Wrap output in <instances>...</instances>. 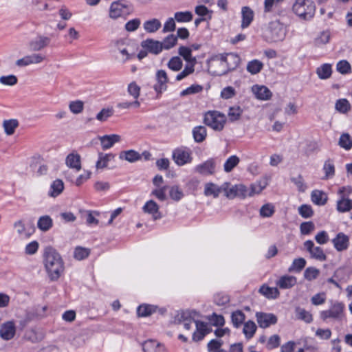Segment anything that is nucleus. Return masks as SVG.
Here are the masks:
<instances>
[{
	"instance_id": "de8ad7c7",
	"label": "nucleus",
	"mask_w": 352,
	"mask_h": 352,
	"mask_svg": "<svg viewBox=\"0 0 352 352\" xmlns=\"http://www.w3.org/2000/svg\"><path fill=\"white\" fill-rule=\"evenodd\" d=\"M240 162L239 158L236 155H232L228 158L223 165L224 171L230 173L236 167Z\"/></svg>"
},
{
	"instance_id": "4c0bfd02",
	"label": "nucleus",
	"mask_w": 352,
	"mask_h": 352,
	"mask_svg": "<svg viewBox=\"0 0 352 352\" xmlns=\"http://www.w3.org/2000/svg\"><path fill=\"white\" fill-rule=\"evenodd\" d=\"M53 225V221L52 218L48 215H44L41 217L37 223L38 228L43 231L46 232L49 230Z\"/></svg>"
},
{
	"instance_id": "20e7f679",
	"label": "nucleus",
	"mask_w": 352,
	"mask_h": 352,
	"mask_svg": "<svg viewBox=\"0 0 352 352\" xmlns=\"http://www.w3.org/2000/svg\"><path fill=\"white\" fill-rule=\"evenodd\" d=\"M114 52L117 53L116 58L121 63H125L135 57V53L131 52L129 45L124 39L116 40L113 42Z\"/></svg>"
},
{
	"instance_id": "b1692460",
	"label": "nucleus",
	"mask_w": 352,
	"mask_h": 352,
	"mask_svg": "<svg viewBox=\"0 0 352 352\" xmlns=\"http://www.w3.org/2000/svg\"><path fill=\"white\" fill-rule=\"evenodd\" d=\"M336 210L339 212H346L352 210V199L342 195L336 203Z\"/></svg>"
},
{
	"instance_id": "bb28decb",
	"label": "nucleus",
	"mask_w": 352,
	"mask_h": 352,
	"mask_svg": "<svg viewBox=\"0 0 352 352\" xmlns=\"http://www.w3.org/2000/svg\"><path fill=\"white\" fill-rule=\"evenodd\" d=\"M311 199L313 203L318 206H324L327 200V195L322 190H315L311 192Z\"/></svg>"
},
{
	"instance_id": "3c124183",
	"label": "nucleus",
	"mask_w": 352,
	"mask_h": 352,
	"mask_svg": "<svg viewBox=\"0 0 352 352\" xmlns=\"http://www.w3.org/2000/svg\"><path fill=\"white\" fill-rule=\"evenodd\" d=\"M174 19L179 23L189 22L192 19V14L190 11L177 12L175 13Z\"/></svg>"
},
{
	"instance_id": "473e14b6",
	"label": "nucleus",
	"mask_w": 352,
	"mask_h": 352,
	"mask_svg": "<svg viewBox=\"0 0 352 352\" xmlns=\"http://www.w3.org/2000/svg\"><path fill=\"white\" fill-rule=\"evenodd\" d=\"M223 191L222 185L219 186L213 183H208L205 186L204 194L206 196H213L216 198Z\"/></svg>"
},
{
	"instance_id": "f3484780",
	"label": "nucleus",
	"mask_w": 352,
	"mask_h": 352,
	"mask_svg": "<svg viewBox=\"0 0 352 352\" xmlns=\"http://www.w3.org/2000/svg\"><path fill=\"white\" fill-rule=\"evenodd\" d=\"M195 323L196 324V331L193 333L192 340L198 342L201 340L210 330L208 328L207 324L204 322L196 320Z\"/></svg>"
},
{
	"instance_id": "0eeeda50",
	"label": "nucleus",
	"mask_w": 352,
	"mask_h": 352,
	"mask_svg": "<svg viewBox=\"0 0 352 352\" xmlns=\"http://www.w3.org/2000/svg\"><path fill=\"white\" fill-rule=\"evenodd\" d=\"M285 30L278 21H272L269 23L266 30V36L272 42L283 41L285 37Z\"/></svg>"
},
{
	"instance_id": "a18cd8bd",
	"label": "nucleus",
	"mask_w": 352,
	"mask_h": 352,
	"mask_svg": "<svg viewBox=\"0 0 352 352\" xmlns=\"http://www.w3.org/2000/svg\"><path fill=\"white\" fill-rule=\"evenodd\" d=\"M193 138L197 142H202L206 137V129L203 126H198L192 131Z\"/></svg>"
},
{
	"instance_id": "774afa93",
	"label": "nucleus",
	"mask_w": 352,
	"mask_h": 352,
	"mask_svg": "<svg viewBox=\"0 0 352 352\" xmlns=\"http://www.w3.org/2000/svg\"><path fill=\"white\" fill-rule=\"evenodd\" d=\"M298 212L303 218H310L314 214V211L309 205L303 204L298 208Z\"/></svg>"
},
{
	"instance_id": "e433bc0d",
	"label": "nucleus",
	"mask_w": 352,
	"mask_h": 352,
	"mask_svg": "<svg viewBox=\"0 0 352 352\" xmlns=\"http://www.w3.org/2000/svg\"><path fill=\"white\" fill-rule=\"evenodd\" d=\"M322 169L324 173L323 179L332 178L335 175V166L332 160H327L324 163Z\"/></svg>"
},
{
	"instance_id": "dca6fc26",
	"label": "nucleus",
	"mask_w": 352,
	"mask_h": 352,
	"mask_svg": "<svg viewBox=\"0 0 352 352\" xmlns=\"http://www.w3.org/2000/svg\"><path fill=\"white\" fill-rule=\"evenodd\" d=\"M141 45L144 49L154 54H160L163 50L161 42L151 38L143 41Z\"/></svg>"
},
{
	"instance_id": "a211bd4d",
	"label": "nucleus",
	"mask_w": 352,
	"mask_h": 352,
	"mask_svg": "<svg viewBox=\"0 0 352 352\" xmlns=\"http://www.w3.org/2000/svg\"><path fill=\"white\" fill-rule=\"evenodd\" d=\"M144 352H166L164 345L153 340H148L142 344Z\"/></svg>"
},
{
	"instance_id": "e2e57ef3",
	"label": "nucleus",
	"mask_w": 352,
	"mask_h": 352,
	"mask_svg": "<svg viewBox=\"0 0 352 352\" xmlns=\"http://www.w3.org/2000/svg\"><path fill=\"white\" fill-rule=\"evenodd\" d=\"M127 92L133 98L134 100H138L140 94V87L136 82H132L128 85Z\"/></svg>"
},
{
	"instance_id": "7ed1b4c3",
	"label": "nucleus",
	"mask_w": 352,
	"mask_h": 352,
	"mask_svg": "<svg viewBox=\"0 0 352 352\" xmlns=\"http://www.w3.org/2000/svg\"><path fill=\"white\" fill-rule=\"evenodd\" d=\"M240 57L234 53H227L221 54V63L226 64L222 69H215L213 73L216 76H223L227 74L229 72L234 70L239 65Z\"/></svg>"
},
{
	"instance_id": "680f3d73",
	"label": "nucleus",
	"mask_w": 352,
	"mask_h": 352,
	"mask_svg": "<svg viewBox=\"0 0 352 352\" xmlns=\"http://www.w3.org/2000/svg\"><path fill=\"white\" fill-rule=\"evenodd\" d=\"M196 64L187 63L184 69V70L177 74L176 76L177 80H181L183 78H186L188 75L192 74L195 71V65Z\"/></svg>"
},
{
	"instance_id": "393cba45",
	"label": "nucleus",
	"mask_w": 352,
	"mask_h": 352,
	"mask_svg": "<svg viewBox=\"0 0 352 352\" xmlns=\"http://www.w3.org/2000/svg\"><path fill=\"white\" fill-rule=\"evenodd\" d=\"M64 190V183L60 179H55L50 185L48 195L51 197H56Z\"/></svg>"
},
{
	"instance_id": "79ce46f5",
	"label": "nucleus",
	"mask_w": 352,
	"mask_h": 352,
	"mask_svg": "<svg viewBox=\"0 0 352 352\" xmlns=\"http://www.w3.org/2000/svg\"><path fill=\"white\" fill-rule=\"evenodd\" d=\"M256 329V324L252 320H248L244 323L243 332L247 339H250L254 336Z\"/></svg>"
},
{
	"instance_id": "1a4fd4ad",
	"label": "nucleus",
	"mask_w": 352,
	"mask_h": 352,
	"mask_svg": "<svg viewBox=\"0 0 352 352\" xmlns=\"http://www.w3.org/2000/svg\"><path fill=\"white\" fill-rule=\"evenodd\" d=\"M191 151L187 148H177L173 152V158L178 166L190 163L192 158Z\"/></svg>"
},
{
	"instance_id": "6ab92c4d",
	"label": "nucleus",
	"mask_w": 352,
	"mask_h": 352,
	"mask_svg": "<svg viewBox=\"0 0 352 352\" xmlns=\"http://www.w3.org/2000/svg\"><path fill=\"white\" fill-rule=\"evenodd\" d=\"M143 210L146 213L153 215L155 220L159 219L162 217L159 212V206L153 200L148 201L143 207Z\"/></svg>"
},
{
	"instance_id": "864d4df0",
	"label": "nucleus",
	"mask_w": 352,
	"mask_h": 352,
	"mask_svg": "<svg viewBox=\"0 0 352 352\" xmlns=\"http://www.w3.org/2000/svg\"><path fill=\"white\" fill-rule=\"evenodd\" d=\"M320 274V270L314 267H309L304 272V278L311 281L316 279Z\"/></svg>"
},
{
	"instance_id": "412c9836",
	"label": "nucleus",
	"mask_w": 352,
	"mask_h": 352,
	"mask_svg": "<svg viewBox=\"0 0 352 352\" xmlns=\"http://www.w3.org/2000/svg\"><path fill=\"white\" fill-rule=\"evenodd\" d=\"M252 91L259 100H266L272 96V92L265 86L254 85L252 87Z\"/></svg>"
},
{
	"instance_id": "f03ea898",
	"label": "nucleus",
	"mask_w": 352,
	"mask_h": 352,
	"mask_svg": "<svg viewBox=\"0 0 352 352\" xmlns=\"http://www.w3.org/2000/svg\"><path fill=\"white\" fill-rule=\"evenodd\" d=\"M292 10L301 20L309 21L315 14L316 6L311 0H296Z\"/></svg>"
},
{
	"instance_id": "ea45409f",
	"label": "nucleus",
	"mask_w": 352,
	"mask_h": 352,
	"mask_svg": "<svg viewBox=\"0 0 352 352\" xmlns=\"http://www.w3.org/2000/svg\"><path fill=\"white\" fill-rule=\"evenodd\" d=\"M263 67V63L257 59H254L248 63L246 69L249 73L254 75L259 73Z\"/></svg>"
},
{
	"instance_id": "9d476101",
	"label": "nucleus",
	"mask_w": 352,
	"mask_h": 352,
	"mask_svg": "<svg viewBox=\"0 0 352 352\" xmlns=\"http://www.w3.org/2000/svg\"><path fill=\"white\" fill-rule=\"evenodd\" d=\"M51 43V38L42 34H38L36 38L31 40L28 43L30 51L38 52L48 47Z\"/></svg>"
},
{
	"instance_id": "a878e982",
	"label": "nucleus",
	"mask_w": 352,
	"mask_h": 352,
	"mask_svg": "<svg viewBox=\"0 0 352 352\" xmlns=\"http://www.w3.org/2000/svg\"><path fill=\"white\" fill-rule=\"evenodd\" d=\"M119 158L133 163L141 160L142 155L134 150H128L120 152Z\"/></svg>"
},
{
	"instance_id": "09e8293b",
	"label": "nucleus",
	"mask_w": 352,
	"mask_h": 352,
	"mask_svg": "<svg viewBox=\"0 0 352 352\" xmlns=\"http://www.w3.org/2000/svg\"><path fill=\"white\" fill-rule=\"evenodd\" d=\"M335 108L340 113H346L350 110L351 104L346 99L342 98L336 101Z\"/></svg>"
},
{
	"instance_id": "6e6d98bb",
	"label": "nucleus",
	"mask_w": 352,
	"mask_h": 352,
	"mask_svg": "<svg viewBox=\"0 0 352 352\" xmlns=\"http://www.w3.org/2000/svg\"><path fill=\"white\" fill-rule=\"evenodd\" d=\"M306 263V260L303 258H295L289 268V271L300 272L305 267Z\"/></svg>"
},
{
	"instance_id": "0e129e2a",
	"label": "nucleus",
	"mask_w": 352,
	"mask_h": 352,
	"mask_svg": "<svg viewBox=\"0 0 352 352\" xmlns=\"http://www.w3.org/2000/svg\"><path fill=\"white\" fill-rule=\"evenodd\" d=\"M18 82V79L14 75L2 76L0 77V83L6 86H14Z\"/></svg>"
},
{
	"instance_id": "a19ab883",
	"label": "nucleus",
	"mask_w": 352,
	"mask_h": 352,
	"mask_svg": "<svg viewBox=\"0 0 352 352\" xmlns=\"http://www.w3.org/2000/svg\"><path fill=\"white\" fill-rule=\"evenodd\" d=\"M157 307L151 305H142L138 307L137 313L139 316L146 317L156 311Z\"/></svg>"
},
{
	"instance_id": "39448f33",
	"label": "nucleus",
	"mask_w": 352,
	"mask_h": 352,
	"mask_svg": "<svg viewBox=\"0 0 352 352\" xmlns=\"http://www.w3.org/2000/svg\"><path fill=\"white\" fill-rule=\"evenodd\" d=\"M226 116L217 111H209L206 113L204 123L215 131H221L225 125Z\"/></svg>"
},
{
	"instance_id": "c03bdc74",
	"label": "nucleus",
	"mask_w": 352,
	"mask_h": 352,
	"mask_svg": "<svg viewBox=\"0 0 352 352\" xmlns=\"http://www.w3.org/2000/svg\"><path fill=\"white\" fill-rule=\"evenodd\" d=\"M243 110L240 107H230L228 109V117L230 122H235L240 119Z\"/></svg>"
},
{
	"instance_id": "37998d69",
	"label": "nucleus",
	"mask_w": 352,
	"mask_h": 352,
	"mask_svg": "<svg viewBox=\"0 0 352 352\" xmlns=\"http://www.w3.org/2000/svg\"><path fill=\"white\" fill-rule=\"evenodd\" d=\"M98 160L96 162V167L97 169L103 168L107 166L108 162L114 157L112 154H104L99 153Z\"/></svg>"
},
{
	"instance_id": "c85d7f7f",
	"label": "nucleus",
	"mask_w": 352,
	"mask_h": 352,
	"mask_svg": "<svg viewBox=\"0 0 352 352\" xmlns=\"http://www.w3.org/2000/svg\"><path fill=\"white\" fill-rule=\"evenodd\" d=\"M297 283V279L293 276H283L280 278L276 285L281 289H289Z\"/></svg>"
},
{
	"instance_id": "49530a36",
	"label": "nucleus",
	"mask_w": 352,
	"mask_h": 352,
	"mask_svg": "<svg viewBox=\"0 0 352 352\" xmlns=\"http://www.w3.org/2000/svg\"><path fill=\"white\" fill-rule=\"evenodd\" d=\"M338 144L345 150H350L352 148V138L347 133H342L340 137Z\"/></svg>"
},
{
	"instance_id": "5fc2aeb1",
	"label": "nucleus",
	"mask_w": 352,
	"mask_h": 352,
	"mask_svg": "<svg viewBox=\"0 0 352 352\" xmlns=\"http://www.w3.org/2000/svg\"><path fill=\"white\" fill-rule=\"evenodd\" d=\"M231 319L233 325L238 328L245 320V314L240 310L234 311L232 314Z\"/></svg>"
},
{
	"instance_id": "2f4dec72",
	"label": "nucleus",
	"mask_w": 352,
	"mask_h": 352,
	"mask_svg": "<svg viewBox=\"0 0 352 352\" xmlns=\"http://www.w3.org/2000/svg\"><path fill=\"white\" fill-rule=\"evenodd\" d=\"M25 338L26 340L33 343H36L41 341L43 339L44 334L41 331L35 329H31L26 331Z\"/></svg>"
},
{
	"instance_id": "f704fd0d",
	"label": "nucleus",
	"mask_w": 352,
	"mask_h": 352,
	"mask_svg": "<svg viewBox=\"0 0 352 352\" xmlns=\"http://www.w3.org/2000/svg\"><path fill=\"white\" fill-rule=\"evenodd\" d=\"M332 73L331 65L324 63L318 67L316 69V74L319 78L324 80L330 78Z\"/></svg>"
},
{
	"instance_id": "052dcab7",
	"label": "nucleus",
	"mask_w": 352,
	"mask_h": 352,
	"mask_svg": "<svg viewBox=\"0 0 352 352\" xmlns=\"http://www.w3.org/2000/svg\"><path fill=\"white\" fill-rule=\"evenodd\" d=\"M183 65L182 60L179 56L172 57L168 63V67L173 71H179Z\"/></svg>"
},
{
	"instance_id": "8fccbe9b",
	"label": "nucleus",
	"mask_w": 352,
	"mask_h": 352,
	"mask_svg": "<svg viewBox=\"0 0 352 352\" xmlns=\"http://www.w3.org/2000/svg\"><path fill=\"white\" fill-rule=\"evenodd\" d=\"M296 316L298 319L303 320L307 323H310L313 320L312 315L309 311L300 307L296 309Z\"/></svg>"
},
{
	"instance_id": "4468645a",
	"label": "nucleus",
	"mask_w": 352,
	"mask_h": 352,
	"mask_svg": "<svg viewBox=\"0 0 352 352\" xmlns=\"http://www.w3.org/2000/svg\"><path fill=\"white\" fill-rule=\"evenodd\" d=\"M16 327L12 321L3 323L0 328V336L4 340H11L15 335Z\"/></svg>"
},
{
	"instance_id": "69168bd1",
	"label": "nucleus",
	"mask_w": 352,
	"mask_h": 352,
	"mask_svg": "<svg viewBox=\"0 0 352 352\" xmlns=\"http://www.w3.org/2000/svg\"><path fill=\"white\" fill-rule=\"evenodd\" d=\"M69 110L74 114L81 113L84 108V103L81 100L72 101L69 104Z\"/></svg>"
},
{
	"instance_id": "338daca9",
	"label": "nucleus",
	"mask_w": 352,
	"mask_h": 352,
	"mask_svg": "<svg viewBox=\"0 0 352 352\" xmlns=\"http://www.w3.org/2000/svg\"><path fill=\"white\" fill-rule=\"evenodd\" d=\"M330 38V34L328 32H322L316 38L314 41L315 45L320 47L327 44Z\"/></svg>"
},
{
	"instance_id": "bf43d9fd",
	"label": "nucleus",
	"mask_w": 352,
	"mask_h": 352,
	"mask_svg": "<svg viewBox=\"0 0 352 352\" xmlns=\"http://www.w3.org/2000/svg\"><path fill=\"white\" fill-rule=\"evenodd\" d=\"M275 212V208L272 204H265L260 209V215L262 217H270Z\"/></svg>"
},
{
	"instance_id": "423d86ee",
	"label": "nucleus",
	"mask_w": 352,
	"mask_h": 352,
	"mask_svg": "<svg viewBox=\"0 0 352 352\" xmlns=\"http://www.w3.org/2000/svg\"><path fill=\"white\" fill-rule=\"evenodd\" d=\"M130 12L129 5L124 1L119 0L111 4L109 16L113 19H117L120 17H125L130 14Z\"/></svg>"
},
{
	"instance_id": "603ef678",
	"label": "nucleus",
	"mask_w": 352,
	"mask_h": 352,
	"mask_svg": "<svg viewBox=\"0 0 352 352\" xmlns=\"http://www.w3.org/2000/svg\"><path fill=\"white\" fill-rule=\"evenodd\" d=\"M222 188L223 190L225 195L229 199H233L235 197H237L236 189L235 188V185L232 186L228 182H225L222 184Z\"/></svg>"
},
{
	"instance_id": "f8f14e48",
	"label": "nucleus",
	"mask_w": 352,
	"mask_h": 352,
	"mask_svg": "<svg viewBox=\"0 0 352 352\" xmlns=\"http://www.w3.org/2000/svg\"><path fill=\"white\" fill-rule=\"evenodd\" d=\"M256 318L261 328H267L271 324H276L277 322V318L273 314L257 312L256 314Z\"/></svg>"
},
{
	"instance_id": "58836bf2",
	"label": "nucleus",
	"mask_w": 352,
	"mask_h": 352,
	"mask_svg": "<svg viewBox=\"0 0 352 352\" xmlns=\"http://www.w3.org/2000/svg\"><path fill=\"white\" fill-rule=\"evenodd\" d=\"M3 126L6 135H11L19 126V122L16 119L6 120L3 122Z\"/></svg>"
},
{
	"instance_id": "4d7b16f0",
	"label": "nucleus",
	"mask_w": 352,
	"mask_h": 352,
	"mask_svg": "<svg viewBox=\"0 0 352 352\" xmlns=\"http://www.w3.org/2000/svg\"><path fill=\"white\" fill-rule=\"evenodd\" d=\"M89 254V249L78 246L74 250V256L76 259L81 261L88 257Z\"/></svg>"
},
{
	"instance_id": "4be33fe9",
	"label": "nucleus",
	"mask_w": 352,
	"mask_h": 352,
	"mask_svg": "<svg viewBox=\"0 0 352 352\" xmlns=\"http://www.w3.org/2000/svg\"><path fill=\"white\" fill-rule=\"evenodd\" d=\"M156 78L157 84L155 85V90L157 92H162L166 90V83L168 82V76L164 70H159L157 72Z\"/></svg>"
},
{
	"instance_id": "7c9ffc66",
	"label": "nucleus",
	"mask_w": 352,
	"mask_h": 352,
	"mask_svg": "<svg viewBox=\"0 0 352 352\" xmlns=\"http://www.w3.org/2000/svg\"><path fill=\"white\" fill-rule=\"evenodd\" d=\"M178 54L182 56L187 63L196 64L197 58L192 56V50L186 46H180L178 50Z\"/></svg>"
},
{
	"instance_id": "aec40b11",
	"label": "nucleus",
	"mask_w": 352,
	"mask_h": 352,
	"mask_svg": "<svg viewBox=\"0 0 352 352\" xmlns=\"http://www.w3.org/2000/svg\"><path fill=\"white\" fill-rule=\"evenodd\" d=\"M120 136L116 134L106 135L100 138V143L104 150L112 147L115 143L120 142Z\"/></svg>"
},
{
	"instance_id": "c9c22d12",
	"label": "nucleus",
	"mask_w": 352,
	"mask_h": 352,
	"mask_svg": "<svg viewBox=\"0 0 352 352\" xmlns=\"http://www.w3.org/2000/svg\"><path fill=\"white\" fill-rule=\"evenodd\" d=\"M259 292L267 298H276L280 294L276 287H270L265 285L260 287Z\"/></svg>"
},
{
	"instance_id": "6e6552de",
	"label": "nucleus",
	"mask_w": 352,
	"mask_h": 352,
	"mask_svg": "<svg viewBox=\"0 0 352 352\" xmlns=\"http://www.w3.org/2000/svg\"><path fill=\"white\" fill-rule=\"evenodd\" d=\"M344 305L341 302H336L327 310L320 311V318L323 321L327 319L340 320L343 315Z\"/></svg>"
},
{
	"instance_id": "9b49d317",
	"label": "nucleus",
	"mask_w": 352,
	"mask_h": 352,
	"mask_svg": "<svg viewBox=\"0 0 352 352\" xmlns=\"http://www.w3.org/2000/svg\"><path fill=\"white\" fill-rule=\"evenodd\" d=\"M304 247L307 251L309 252L312 258L320 261H324L327 260V256L324 253L323 250L320 247H315L312 241H306L304 243Z\"/></svg>"
},
{
	"instance_id": "72a5a7b5",
	"label": "nucleus",
	"mask_w": 352,
	"mask_h": 352,
	"mask_svg": "<svg viewBox=\"0 0 352 352\" xmlns=\"http://www.w3.org/2000/svg\"><path fill=\"white\" fill-rule=\"evenodd\" d=\"M66 164L69 167L74 168L78 171L80 170L81 168L80 155L74 153L68 155L66 158Z\"/></svg>"
},
{
	"instance_id": "13d9d810",
	"label": "nucleus",
	"mask_w": 352,
	"mask_h": 352,
	"mask_svg": "<svg viewBox=\"0 0 352 352\" xmlns=\"http://www.w3.org/2000/svg\"><path fill=\"white\" fill-rule=\"evenodd\" d=\"M177 41V37L175 35L169 34L161 42V44L163 46V49L170 50L176 45Z\"/></svg>"
},
{
	"instance_id": "f257e3e1",
	"label": "nucleus",
	"mask_w": 352,
	"mask_h": 352,
	"mask_svg": "<svg viewBox=\"0 0 352 352\" xmlns=\"http://www.w3.org/2000/svg\"><path fill=\"white\" fill-rule=\"evenodd\" d=\"M44 265L51 280H57L64 271V263L60 254L52 247L45 248Z\"/></svg>"
},
{
	"instance_id": "ddd939ff",
	"label": "nucleus",
	"mask_w": 352,
	"mask_h": 352,
	"mask_svg": "<svg viewBox=\"0 0 352 352\" xmlns=\"http://www.w3.org/2000/svg\"><path fill=\"white\" fill-rule=\"evenodd\" d=\"M216 162L214 158H210L204 163L197 165L195 168L196 173L201 175H213L215 173Z\"/></svg>"
},
{
	"instance_id": "5701e85b",
	"label": "nucleus",
	"mask_w": 352,
	"mask_h": 352,
	"mask_svg": "<svg viewBox=\"0 0 352 352\" xmlns=\"http://www.w3.org/2000/svg\"><path fill=\"white\" fill-rule=\"evenodd\" d=\"M241 28H246L250 25L252 21H253L254 12L250 7L244 6L241 9Z\"/></svg>"
},
{
	"instance_id": "c756f323",
	"label": "nucleus",
	"mask_w": 352,
	"mask_h": 352,
	"mask_svg": "<svg viewBox=\"0 0 352 352\" xmlns=\"http://www.w3.org/2000/svg\"><path fill=\"white\" fill-rule=\"evenodd\" d=\"M267 184L268 179L265 177L252 184L251 185L250 190H249L248 196L259 194L267 186Z\"/></svg>"
},
{
	"instance_id": "2eb2a0df",
	"label": "nucleus",
	"mask_w": 352,
	"mask_h": 352,
	"mask_svg": "<svg viewBox=\"0 0 352 352\" xmlns=\"http://www.w3.org/2000/svg\"><path fill=\"white\" fill-rule=\"evenodd\" d=\"M332 243L336 250L342 252L348 248L349 245V238L343 232H340L332 240Z\"/></svg>"
},
{
	"instance_id": "cd10ccee",
	"label": "nucleus",
	"mask_w": 352,
	"mask_h": 352,
	"mask_svg": "<svg viewBox=\"0 0 352 352\" xmlns=\"http://www.w3.org/2000/svg\"><path fill=\"white\" fill-rule=\"evenodd\" d=\"M162 23L157 19H151L144 21L143 28L147 33H155L160 29Z\"/></svg>"
}]
</instances>
